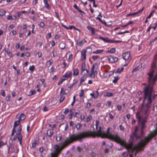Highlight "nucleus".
I'll use <instances>...</instances> for the list:
<instances>
[{"mask_svg":"<svg viewBox=\"0 0 157 157\" xmlns=\"http://www.w3.org/2000/svg\"><path fill=\"white\" fill-rule=\"evenodd\" d=\"M18 135L17 134V133H16V135L14 136L13 140L14 141L16 140L17 138L18 139Z\"/></svg>","mask_w":157,"mask_h":157,"instance_id":"a18cd8bd","label":"nucleus"},{"mask_svg":"<svg viewBox=\"0 0 157 157\" xmlns=\"http://www.w3.org/2000/svg\"><path fill=\"white\" fill-rule=\"evenodd\" d=\"M61 139V136H59L56 138V140L57 141H60Z\"/></svg>","mask_w":157,"mask_h":157,"instance_id":"69168bd1","label":"nucleus"},{"mask_svg":"<svg viewBox=\"0 0 157 157\" xmlns=\"http://www.w3.org/2000/svg\"><path fill=\"white\" fill-rule=\"evenodd\" d=\"M136 115L138 121L141 123V129L142 132L143 129L146 128L145 123L147 122V118L144 117L142 116H140L138 113H136Z\"/></svg>","mask_w":157,"mask_h":157,"instance_id":"7ed1b4c3","label":"nucleus"},{"mask_svg":"<svg viewBox=\"0 0 157 157\" xmlns=\"http://www.w3.org/2000/svg\"><path fill=\"white\" fill-rule=\"evenodd\" d=\"M86 50L84 49H83L81 52V59H83L84 60H85L86 58Z\"/></svg>","mask_w":157,"mask_h":157,"instance_id":"f8f14e48","label":"nucleus"},{"mask_svg":"<svg viewBox=\"0 0 157 157\" xmlns=\"http://www.w3.org/2000/svg\"><path fill=\"white\" fill-rule=\"evenodd\" d=\"M156 69V63L155 61H153L152 62L151 66L150 72L148 73V75L149 76L148 81L149 83H150V80L152 79L153 76V74L155 70Z\"/></svg>","mask_w":157,"mask_h":157,"instance_id":"20e7f679","label":"nucleus"},{"mask_svg":"<svg viewBox=\"0 0 157 157\" xmlns=\"http://www.w3.org/2000/svg\"><path fill=\"white\" fill-rule=\"evenodd\" d=\"M103 52V50H98L95 51L93 52V53L94 54L101 53Z\"/></svg>","mask_w":157,"mask_h":157,"instance_id":"393cba45","label":"nucleus"},{"mask_svg":"<svg viewBox=\"0 0 157 157\" xmlns=\"http://www.w3.org/2000/svg\"><path fill=\"white\" fill-rule=\"evenodd\" d=\"M41 28H44L45 26V24L44 22H41L39 24Z\"/></svg>","mask_w":157,"mask_h":157,"instance_id":"ea45409f","label":"nucleus"},{"mask_svg":"<svg viewBox=\"0 0 157 157\" xmlns=\"http://www.w3.org/2000/svg\"><path fill=\"white\" fill-rule=\"evenodd\" d=\"M54 70V68L53 67H51L50 70V72H52Z\"/></svg>","mask_w":157,"mask_h":157,"instance_id":"774afa93","label":"nucleus"},{"mask_svg":"<svg viewBox=\"0 0 157 157\" xmlns=\"http://www.w3.org/2000/svg\"><path fill=\"white\" fill-rule=\"evenodd\" d=\"M144 9V8L143 7L141 10H139L137 12L134 13H132L128 14L126 15V17H128V16H133V15H136V14L139 13H140L141 11H142Z\"/></svg>","mask_w":157,"mask_h":157,"instance_id":"f3484780","label":"nucleus"},{"mask_svg":"<svg viewBox=\"0 0 157 157\" xmlns=\"http://www.w3.org/2000/svg\"><path fill=\"white\" fill-rule=\"evenodd\" d=\"M21 126H19L16 128V132L18 135V136H22L21 133Z\"/></svg>","mask_w":157,"mask_h":157,"instance_id":"2eb2a0df","label":"nucleus"},{"mask_svg":"<svg viewBox=\"0 0 157 157\" xmlns=\"http://www.w3.org/2000/svg\"><path fill=\"white\" fill-rule=\"evenodd\" d=\"M80 118L81 120H83L84 119L85 116L83 115H81L80 116Z\"/></svg>","mask_w":157,"mask_h":157,"instance_id":"e2e57ef3","label":"nucleus"},{"mask_svg":"<svg viewBox=\"0 0 157 157\" xmlns=\"http://www.w3.org/2000/svg\"><path fill=\"white\" fill-rule=\"evenodd\" d=\"M84 91L82 89L80 91V93L79 94V97H82L84 95Z\"/></svg>","mask_w":157,"mask_h":157,"instance_id":"f704fd0d","label":"nucleus"},{"mask_svg":"<svg viewBox=\"0 0 157 157\" xmlns=\"http://www.w3.org/2000/svg\"><path fill=\"white\" fill-rule=\"evenodd\" d=\"M98 134H95L94 132L89 130L83 132L76 135L71 134L70 135L69 137L67 138L66 141L63 143V146L61 147H59L58 145H54V147L55 151L52 153H55L56 156L55 157H58L60 152L68 144L73 142L77 140L80 141L84 138H87L90 136L95 137Z\"/></svg>","mask_w":157,"mask_h":157,"instance_id":"f257e3e1","label":"nucleus"},{"mask_svg":"<svg viewBox=\"0 0 157 157\" xmlns=\"http://www.w3.org/2000/svg\"><path fill=\"white\" fill-rule=\"evenodd\" d=\"M119 128H120V129L121 131H124V128L122 126V125H120L119 126Z\"/></svg>","mask_w":157,"mask_h":157,"instance_id":"864d4df0","label":"nucleus"},{"mask_svg":"<svg viewBox=\"0 0 157 157\" xmlns=\"http://www.w3.org/2000/svg\"><path fill=\"white\" fill-rule=\"evenodd\" d=\"M85 63H83L82 65V68L81 70V74H83L85 73H86V74H87L89 73V71L85 69Z\"/></svg>","mask_w":157,"mask_h":157,"instance_id":"423d86ee","label":"nucleus"},{"mask_svg":"<svg viewBox=\"0 0 157 157\" xmlns=\"http://www.w3.org/2000/svg\"><path fill=\"white\" fill-rule=\"evenodd\" d=\"M6 13V11L5 10L1 9L0 10V16H2L4 15Z\"/></svg>","mask_w":157,"mask_h":157,"instance_id":"5701e85b","label":"nucleus"},{"mask_svg":"<svg viewBox=\"0 0 157 157\" xmlns=\"http://www.w3.org/2000/svg\"><path fill=\"white\" fill-rule=\"evenodd\" d=\"M64 80H65V79H61V80L59 81V82H58V85H59L61 84L62 83V82Z\"/></svg>","mask_w":157,"mask_h":157,"instance_id":"49530a36","label":"nucleus"},{"mask_svg":"<svg viewBox=\"0 0 157 157\" xmlns=\"http://www.w3.org/2000/svg\"><path fill=\"white\" fill-rule=\"evenodd\" d=\"M85 42L86 41L85 40H81L78 43V45H80L81 46H82L84 44Z\"/></svg>","mask_w":157,"mask_h":157,"instance_id":"a878e982","label":"nucleus"},{"mask_svg":"<svg viewBox=\"0 0 157 157\" xmlns=\"http://www.w3.org/2000/svg\"><path fill=\"white\" fill-rule=\"evenodd\" d=\"M60 97H61V98L59 99V103H61L62 102H63V101L65 99V97L63 96V95H60Z\"/></svg>","mask_w":157,"mask_h":157,"instance_id":"72a5a7b5","label":"nucleus"},{"mask_svg":"<svg viewBox=\"0 0 157 157\" xmlns=\"http://www.w3.org/2000/svg\"><path fill=\"white\" fill-rule=\"evenodd\" d=\"M77 10L80 13H82L84 14H85V13L84 12L81 10L79 8Z\"/></svg>","mask_w":157,"mask_h":157,"instance_id":"052dcab7","label":"nucleus"},{"mask_svg":"<svg viewBox=\"0 0 157 157\" xmlns=\"http://www.w3.org/2000/svg\"><path fill=\"white\" fill-rule=\"evenodd\" d=\"M124 69V68L123 67H121V68H118L116 71L115 72V73H120Z\"/></svg>","mask_w":157,"mask_h":157,"instance_id":"7c9ffc66","label":"nucleus"},{"mask_svg":"<svg viewBox=\"0 0 157 157\" xmlns=\"http://www.w3.org/2000/svg\"><path fill=\"white\" fill-rule=\"evenodd\" d=\"M10 95H8L6 97V99L7 101H9L10 100Z\"/></svg>","mask_w":157,"mask_h":157,"instance_id":"338daca9","label":"nucleus"},{"mask_svg":"<svg viewBox=\"0 0 157 157\" xmlns=\"http://www.w3.org/2000/svg\"><path fill=\"white\" fill-rule=\"evenodd\" d=\"M20 121L19 120L15 121L14 124L13 128L16 129L17 127H19V126H21V125L20 124Z\"/></svg>","mask_w":157,"mask_h":157,"instance_id":"dca6fc26","label":"nucleus"},{"mask_svg":"<svg viewBox=\"0 0 157 157\" xmlns=\"http://www.w3.org/2000/svg\"><path fill=\"white\" fill-rule=\"evenodd\" d=\"M53 133L52 130L49 129L48 130L46 134L49 137H50L53 134Z\"/></svg>","mask_w":157,"mask_h":157,"instance_id":"6ab92c4d","label":"nucleus"},{"mask_svg":"<svg viewBox=\"0 0 157 157\" xmlns=\"http://www.w3.org/2000/svg\"><path fill=\"white\" fill-rule=\"evenodd\" d=\"M22 136H18V141H19V143L21 145H22L21 140H22Z\"/></svg>","mask_w":157,"mask_h":157,"instance_id":"c756f323","label":"nucleus"},{"mask_svg":"<svg viewBox=\"0 0 157 157\" xmlns=\"http://www.w3.org/2000/svg\"><path fill=\"white\" fill-rule=\"evenodd\" d=\"M65 46L63 43H61L59 44V47L62 49H63L65 48Z\"/></svg>","mask_w":157,"mask_h":157,"instance_id":"473e14b6","label":"nucleus"},{"mask_svg":"<svg viewBox=\"0 0 157 157\" xmlns=\"http://www.w3.org/2000/svg\"><path fill=\"white\" fill-rule=\"evenodd\" d=\"M98 132V134L100 135L102 133V131L101 130V127L100 126L99 127V129H97Z\"/></svg>","mask_w":157,"mask_h":157,"instance_id":"a19ab883","label":"nucleus"},{"mask_svg":"<svg viewBox=\"0 0 157 157\" xmlns=\"http://www.w3.org/2000/svg\"><path fill=\"white\" fill-rule=\"evenodd\" d=\"M82 124L80 123H78L77 125L76 126V129L77 130H80V129L81 127L82 126Z\"/></svg>","mask_w":157,"mask_h":157,"instance_id":"2f4dec72","label":"nucleus"},{"mask_svg":"<svg viewBox=\"0 0 157 157\" xmlns=\"http://www.w3.org/2000/svg\"><path fill=\"white\" fill-rule=\"evenodd\" d=\"M14 132H16V129L13 128L12 130V132L11 133L12 136H13L14 135Z\"/></svg>","mask_w":157,"mask_h":157,"instance_id":"09e8293b","label":"nucleus"},{"mask_svg":"<svg viewBox=\"0 0 157 157\" xmlns=\"http://www.w3.org/2000/svg\"><path fill=\"white\" fill-rule=\"evenodd\" d=\"M94 98H97L99 95V92H98V91L97 90V91H94Z\"/></svg>","mask_w":157,"mask_h":157,"instance_id":"bb28decb","label":"nucleus"},{"mask_svg":"<svg viewBox=\"0 0 157 157\" xmlns=\"http://www.w3.org/2000/svg\"><path fill=\"white\" fill-rule=\"evenodd\" d=\"M44 6L46 8L48 9H49L50 8V7L49 6V4L48 3V1H44Z\"/></svg>","mask_w":157,"mask_h":157,"instance_id":"b1692460","label":"nucleus"},{"mask_svg":"<svg viewBox=\"0 0 157 157\" xmlns=\"http://www.w3.org/2000/svg\"><path fill=\"white\" fill-rule=\"evenodd\" d=\"M130 54L129 52H127L123 55V57L124 59L125 60H127L130 56Z\"/></svg>","mask_w":157,"mask_h":157,"instance_id":"9d476101","label":"nucleus"},{"mask_svg":"<svg viewBox=\"0 0 157 157\" xmlns=\"http://www.w3.org/2000/svg\"><path fill=\"white\" fill-rule=\"evenodd\" d=\"M113 95L114 94L113 93L107 92L104 94V96L107 97H110L113 96Z\"/></svg>","mask_w":157,"mask_h":157,"instance_id":"4be33fe9","label":"nucleus"},{"mask_svg":"<svg viewBox=\"0 0 157 157\" xmlns=\"http://www.w3.org/2000/svg\"><path fill=\"white\" fill-rule=\"evenodd\" d=\"M1 94L4 97L5 96V91L4 90H3L1 91Z\"/></svg>","mask_w":157,"mask_h":157,"instance_id":"3c124183","label":"nucleus"},{"mask_svg":"<svg viewBox=\"0 0 157 157\" xmlns=\"http://www.w3.org/2000/svg\"><path fill=\"white\" fill-rule=\"evenodd\" d=\"M110 74L108 76H107V75H106L105 76V77H109L111 75H113L114 74V71H112V72H110Z\"/></svg>","mask_w":157,"mask_h":157,"instance_id":"37998d69","label":"nucleus"},{"mask_svg":"<svg viewBox=\"0 0 157 157\" xmlns=\"http://www.w3.org/2000/svg\"><path fill=\"white\" fill-rule=\"evenodd\" d=\"M119 78L118 77H114V79L113 81V82L116 83L118 81Z\"/></svg>","mask_w":157,"mask_h":157,"instance_id":"e433bc0d","label":"nucleus"},{"mask_svg":"<svg viewBox=\"0 0 157 157\" xmlns=\"http://www.w3.org/2000/svg\"><path fill=\"white\" fill-rule=\"evenodd\" d=\"M7 54L9 56H10V57L12 56V53L11 52H7Z\"/></svg>","mask_w":157,"mask_h":157,"instance_id":"0e129e2a","label":"nucleus"},{"mask_svg":"<svg viewBox=\"0 0 157 157\" xmlns=\"http://www.w3.org/2000/svg\"><path fill=\"white\" fill-rule=\"evenodd\" d=\"M96 64H94L92 66V67L90 71V76L93 78L95 77V75H97L98 73V71L96 70H95V66Z\"/></svg>","mask_w":157,"mask_h":157,"instance_id":"39448f33","label":"nucleus"},{"mask_svg":"<svg viewBox=\"0 0 157 157\" xmlns=\"http://www.w3.org/2000/svg\"><path fill=\"white\" fill-rule=\"evenodd\" d=\"M82 75L83 76L81 78L80 81V82L79 85H81L82 83L85 81V80L87 78V74H86V73H85L84 74Z\"/></svg>","mask_w":157,"mask_h":157,"instance_id":"ddd939ff","label":"nucleus"},{"mask_svg":"<svg viewBox=\"0 0 157 157\" xmlns=\"http://www.w3.org/2000/svg\"><path fill=\"white\" fill-rule=\"evenodd\" d=\"M123 157H133V152H123L122 154Z\"/></svg>","mask_w":157,"mask_h":157,"instance_id":"1a4fd4ad","label":"nucleus"},{"mask_svg":"<svg viewBox=\"0 0 157 157\" xmlns=\"http://www.w3.org/2000/svg\"><path fill=\"white\" fill-rule=\"evenodd\" d=\"M157 79V72L156 73V75L154 78H152V79H151V80H150V83H149V85H147V86H149L151 87H152V89H153V88L152 87V86L153 85L155 82L156 81V79Z\"/></svg>","mask_w":157,"mask_h":157,"instance_id":"0eeeda50","label":"nucleus"},{"mask_svg":"<svg viewBox=\"0 0 157 157\" xmlns=\"http://www.w3.org/2000/svg\"><path fill=\"white\" fill-rule=\"evenodd\" d=\"M153 110L155 112H157V105L155 106H154Z\"/></svg>","mask_w":157,"mask_h":157,"instance_id":"de8ad7c7","label":"nucleus"},{"mask_svg":"<svg viewBox=\"0 0 157 157\" xmlns=\"http://www.w3.org/2000/svg\"><path fill=\"white\" fill-rule=\"evenodd\" d=\"M111 41H112L111 43H121L122 42V41L120 40H111Z\"/></svg>","mask_w":157,"mask_h":157,"instance_id":"58836bf2","label":"nucleus"},{"mask_svg":"<svg viewBox=\"0 0 157 157\" xmlns=\"http://www.w3.org/2000/svg\"><path fill=\"white\" fill-rule=\"evenodd\" d=\"M7 19L8 20H12V17L11 16H7Z\"/></svg>","mask_w":157,"mask_h":157,"instance_id":"5fc2aeb1","label":"nucleus"},{"mask_svg":"<svg viewBox=\"0 0 157 157\" xmlns=\"http://www.w3.org/2000/svg\"><path fill=\"white\" fill-rule=\"evenodd\" d=\"M99 58V57L97 56H92L93 59L94 60H97Z\"/></svg>","mask_w":157,"mask_h":157,"instance_id":"79ce46f5","label":"nucleus"},{"mask_svg":"<svg viewBox=\"0 0 157 157\" xmlns=\"http://www.w3.org/2000/svg\"><path fill=\"white\" fill-rule=\"evenodd\" d=\"M77 150H78V151L79 152V153H80L81 151H82V149L81 148L79 147H77Z\"/></svg>","mask_w":157,"mask_h":157,"instance_id":"8fccbe9b","label":"nucleus"},{"mask_svg":"<svg viewBox=\"0 0 157 157\" xmlns=\"http://www.w3.org/2000/svg\"><path fill=\"white\" fill-rule=\"evenodd\" d=\"M87 29L90 31L93 34H94L95 31L94 29L90 26H87Z\"/></svg>","mask_w":157,"mask_h":157,"instance_id":"412c9836","label":"nucleus"},{"mask_svg":"<svg viewBox=\"0 0 157 157\" xmlns=\"http://www.w3.org/2000/svg\"><path fill=\"white\" fill-rule=\"evenodd\" d=\"M92 119V117L91 115H89L86 119V122H88Z\"/></svg>","mask_w":157,"mask_h":157,"instance_id":"c9c22d12","label":"nucleus"},{"mask_svg":"<svg viewBox=\"0 0 157 157\" xmlns=\"http://www.w3.org/2000/svg\"><path fill=\"white\" fill-rule=\"evenodd\" d=\"M52 46H54L55 45V42L54 40H52L50 42Z\"/></svg>","mask_w":157,"mask_h":157,"instance_id":"603ef678","label":"nucleus"},{"mask_svg":"<svg viewBox=\"0 0 157 157\" xmlns=\"http://www.w3.org/2000/svg\"><path fill=\"white\" fill-rule=\"evenodd\" d=\"M99 124V122L98 121L96 120V129H98V127Z\"/></svg>","mask_w":157,"mask_h":157,"instance_id":"c03bdc74","label":"nucleus"},{"mask_svg":"<svg viewBox=\"0 0 157 157\" xmlns=\"http://www.w3.org/2000/svg\"><path fill=\"white\" fill-rule=\"evenodd\" d=\"M79 73V70L77 68H76L73 70V75L74 76H77L78 75Z\"/></svg>","mask_w":157,"mask_h":157,"instance_id":"aec40b11","label":"nucleus"},{"mask_svg":"<svg viewBox=\"0 0 157 157\" xmlns=\"http://www.w3.org/2000/svg\"><path fill=\"white\" fill-rule=\"evenodd\" d=\"M38 144V141L37 140H34L32 144V147H34L36 146V145Z\"/></svg>","mask_w":157,"mask_h":157,"instance_id":"c85d7f7f","label":"nucleus"},{"mask_svg":"<svg viewBox=\"0 0 157 157\" xmlns=\"http://www.w3.org/2000/svg\"><path fill=\"white\" fill-rule=\"evenodd\" d=\"M109 118L111 119H113V118H114V117L112 114H111L110 113H109Z\"/></svg>","mask_w":157,"mask_h":157,"instance_id":"bf43d9fd","label":"nucleus"},{"mask_svg":"<svg viewBox=\"0 0 157 157\" xmlns=\"http://www.w3.org/2000/svg\"><path fill=\"white\" fill-rule=\"evenodd\" d=\"M121 106L120 105H118L117 106V108L118 109V110L119 111L121 110Z\"/></svg>","mask_w":157,"mask_h":157,"instance_id":"6e6d98bb","label":"nucleus"},{"mask_svg":"<svg viewBox=\"0 0 157 157\" xmlns=\"http://www.w3.org/2000/svg\"><path fill=\"white\" fill-rule=\"evenodd\" d=\"M75 111V110L74 109H73L70 110V114H71L72 115H73V114L74 112Z\"/></svg>","mask_w":157,"mask_h":157,"instance_id":"13d9d810","label":"nucleus"},{"mask_svg":"<svg viewBox=\"0 0 157 157\" xmlns=\"http://www.w3.org/2000/svg\"><path fill=\"white\" fill-rule=\"evenodd\" d=\"M35 66L34 65L30 66L29 68V70L31 71H33L34 69Z\"/></svg>","mask_w":157,"mask_h":157,"instance_id":"4c0bfd02","label":"nucleus"},{"mask_svg":"<svg viewBox=\"0 0 157 157\" xmlns=\"http://www.w3.org/2000/svg\"><path fill=\"white\" fill-rule=\"evenodd\" d=\"M144 98L142 105V113L144 117L148 118L150 113V109L152 102L151 98L152 88L149 86H147L144 90Z\"/></svg>","mask_w":157,"mask_h":157,"instance_id":"f03ea898","label":"nucleus"},{"mask_svg":"<svg viewBox=\"0 0 157 157\" xmlns=\"http://www.w3.org/2000/svg\"><path fill=\"white\" fill-rule=\"evenodd\" d=\"M30 92H31L30 95L34 94L36 93V91L35 90H31Z\"/></svg>","mask_w":157,"mask_h":157,"instance_id":"4d7b16f0","label":"nucleus"},{"mask_svg":"<svg viewBox=\"0 0 157 157\" xmlns=\"http://www.w3.org/2000/svg\"><path fill=\"white\" fill-rule=\"evenodd\" d=\"M108 59L109 61L111 63H113L115 62H116L118 60L117 58L114 57L113 56H109L108 58Z\"/></svg>","mask_w":157,"mask_h":157,"instance_id":"6e6552de","label":"nucleus"},{"mask_svg":"<svg viewBox=\"0 0 157 157\" xmlns=\"http://www.w3.org/2000/svg\"><path fill=\"white\" fill-rule=\"evenodd\" d=\"M139 70L138 67L134 68L132 70V72H134Z\"/></svg>","mask_w":157,"mask_h":157,"instance_id":"680f3d73","label":"nucleus"},{"mask_svg":"<svg viewBox=\"0 0 157 157\" xmlns=\"http://www.w3.org/2000/svg\"><path fill=\"white\" fill-rule=\"evenodd\" d=\"M25 118V116L24 114L21 113L20 115L18 117V119L20 121L24 120Z\"/></svg>","mask_w":157,"mask_h":157,"instance_id":"a211bd4d","label":"nucleus"},{"mask_svg":"<svg viewBox=\"0 0 157 157\" xmlns=\"http://www.w3.org/2000/svg\"><path fill=\"white\" fill-rule=\"evenodd\" d=\"M99 38L100 39L102 40L105 42L111 43L112 42L111 40H109L108 37L104 38L102 36H99Z\"/></svg>","mask_w":157,"mask_h":157,"instance_id":"4468645a","label":"nucleus"},{"mask_svg":"<svg viewBox=\"0 0 157 157\" xmlns=\"http://www.w3.org/2000/svg\"><path fill=\"white\" fill-rule=\"evenodd\" d=\"M116 51V49L114 48H111L110 50L108 51V52L110 53H114Z\"/></svg>","mask_w":157,"mask_h":157,"instance_id":"cd10ccee","label":"nucleus"},{"mask_svg":"<svg viewBox=\"0 0 157 157\" xmlns=\"http://www.w3.org/2000/svg\"><path fill=\"white\" fill-rule=\"evenodd\" d=\"M72 75V72L71 71H67L66 72L63 77L65 78V80H67L68 78L70 77Z\"/></svg>","mask_w":157,"mask_h":157,"instance_id":"9b49d317","label":"nucleus"}]
</instances>
